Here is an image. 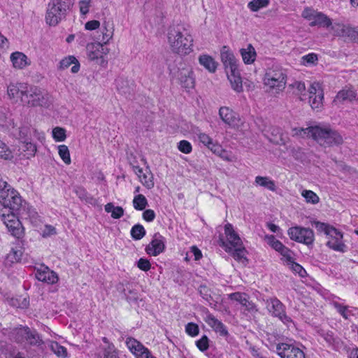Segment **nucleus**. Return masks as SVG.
Returning a JSON list of instances; mask_svg holds the SVG:
<instances>
[{"mask_svg": "<svg viewBox=\"0 0 358 358\" xmlns=\"http://www.w3.org/2000/svg\"><path fill=\"white\" fill-rule=\"evenodd\" d=\"M293 131L294 135L311 136L324 147L339 145L343 143V137L337 131L327 127L315 126L306 129L294 128Z\"/></svg>", "mask_w": 358, "mask_h": 358, "instance_id": "nucleus-2", "label": "nucleus"}, {"mask_svg": "<svg viewBox=\"0 0 358 358\" xmlns=\"http://www.w3.org/2000/svg\"><path fill=\"white\" fill-rule=\"evenodd\" d=\"M58 153L61 159L66 164H70L71 162L70 152L68 147L65 145L58 146Z\"/></svg>", "mask_w": 358, "mask_h": 358, "instance_id": "nucleus-45", "label": "nucleus"}, {"mask_svg": "<svg viewBox=\"0 0 358 358\" xmlns=\"http://www.w3.org/2000/svg\"><path fill=\"white\" fill-rule=\"evenodd\" d=\"M275 351L281 358H306L303 351L292 344L278 343Z\"/></svg>", "mask_w": 358, "mask_h": 358, "instance_id": "nucleus-13", "label": "nucleus"}, {"mask_svg": "<svg viewBox=\"0 0 358 358\" xmlns=\"http://www.w3.org/2000/svg\"><path fill=\"white\" fill-rule=\"evenodd\" d=\"M199 292L202 298L206 300L210 306H216L217 301L214 300L210 288L206 285H200L199 287Z\"/></svg>", "mask_w": 358, "mask_h": 358, "instance_id": "nucleus-34", "label": "nucleus"}, {"mask_svg": "<svg viewBox=\"0 0 358 358\" xmlns=\"http://www.w3.org/2000/svg\"><path fill=\"white\" fill-rule=\"evenodd\" d=\"M232 89L236 92L243 91L242 80L238 69L227 72Z\"/></svg>", "mask_w": 358, "mask_h": 358, "instance_id": "nucleus-28", "label": "nucleus"}, {"mask_svg": "<svg viewBox=\"0 0 358 358\" xmlns=\"http://www.w3.org/2000/svg\"><path fill=\"white\" fill-rule=\"evenodd\" d=\"M49 347L52 352L57 357L66 358L67 357V350L64 346L60 345L57 342L50 341Z\"/></svg>", "mask_w": 358, "mask_h": 358, "instance_id": "nucleus-40", "label": "nucleus"}, {"mask_svg": "<svg viewBox=\"0 0 358 358\" xmlns=\"http://www.w3.org/2000/svg\"><path fill=\"white\" fill-rule=\"evenodd\" d=\"M243 60L245 64H252L256 58V51L251 44H248L246 48L240 50Z\"/></svg>", "mask_w": 358, "mask_h": 358, "instance_id": "nucleus-32", "label": "nucleus"}, {"mask_svg": "<svg viewBox=\"0 0 358 358\" xmlns=\"http://www.w3.org/2000/svg\"><path fill=\"white\" fill-rule=\"evenodd\" d=\"M71 5V0H50L46 10V22L50 26L57 25L65 18Z\"/></svg>", "mask_w": 358, "mask_h": 358, "instance_id": "nucleus-5", "label": "nucleus"}, {"mask_svg": "<svg viewBox=\"0 0 358 358\" xmlns=\"http://www.w3.org/2000/svg\"><path fill=\"white\" fill-rule=\"evenodd\" d=\"M6 195L0 203L3 206L4 212H15L17 214H24L27 209V203L20 196V194L10 187V189L6 190Z\"/></svg>", "mask_w": 358, "mask_h": 358, "instance_id": "nucleus-6", "label": "nucleus"}, {"mask_svg": "<svg viewBox=\"0 0 358 358\" xmlns=\"http://www.w3.org/2000/svg\"><path fill=\"white\" fill-rule=\"evenodd\" d=\"M219 115L222 121L231 127L237 126L238 121L236 114L227 107H221L219 110Z\"/></svg>", "mask_w": 358, "mask_h": 358, "instance_id": "nucleus-26", "label": "nucleus"}, {"mask_svg": "<svg viewBox=\"0 0 358 358\" xmlns=\"http://www.w3.org/2000/svg\"><path fill=\"white\" fill-rule=\"evenodd\" d=\"M329 240L327 243V245L335 250L344 252L345 245L343 242V234L335 228V233L329 234Z\"/></svg>", "mask_w": 358, "mask_h": 358, "instance_id": "nucleus-22", "label": "nucleus"}, {"mask_svg": "<svg viewBox=\"0 0 358 358\" xmlns=\"http://www.w3.org/2000/svg\"><path fill=\"white\" fill-rule=\"evenodd\" d=\"M92 0H80L78 1L79 11L81 15L85 16L90 12Z\"/></svg>", "mask_w": 358, "mask_h": 358, "instance_id": "nucleus-52", "label": "nucleus"}, {"mask_svg": "<svg viewBox=\"0 0 358 358\" xmlns=\"http://www.w3.org/2000/svg\"><path fill=\"white\" fill-rule=\"evenodd\" d=\"M28 327H22L20 328L15 329L13 331L14 339L17 343H23L26 341L27 335L29 331Z\"/></svg>", "mask_w": 358, "mask_h": 358, "instance_id": "nucleus-38", "label": "nucleus"}, {"mask_svg": "<svg viewBox=\"0 0 358 358\" xmlns=\"http://www.w3.org/2000/svg\"><path fill=\"white\" fill-rule=\"evenodd\" d=\"M287 83V73L285 69L278 65H273L267 69L264 83L273 93H279L285 88Z\"/></svg>", "mask_w": 358, "mask_h": 358, "instance_id": "nucleus-3", "label": "nucleus"}, {"mask_svg": "<svg viewBox=\"0 0 358 358\" xmlns=\"http://www.w3.org/2000/svg\"><path fill=\"white\" fill-rule=\"evenodd\" d=\"M137 266L141 271H148L151 268V264L148 259L145 258H140L137 262Z\"/></svg>", "mask_w": 358, "mask_h": 358, "instance_id": "nucleus-62", "label": "nucleus"}, {"mask_svg": "<svg viewBox=\"0 0 358 358\" xmlns=\"http://www.w3.org/2000/svg\"><path fill=\"white\" fill-rule=\"evenodd\" d=\"M205 322L213 329L217 333L222 336H225L228 334V331L224 324L218 320L213 315L209 312L207 313L204 319Z\"/></svg>", "mask_w": 358, "mask_h": 358, "instance_id": "nucleus-24", "label": "nucleus"}, {"mask_svg": "<svg viewBox=\"0 0 358 358\" xmlns=\"http://www.w3.org/2000/svg\"><path fill=\"white\" fill-rule=\"evenodd\" d=\"M221 60L227 72L238 69L237 59L226 46H224L221 50Z\"/></svg>", "mask_w": 358, "mask_h": 358, "instance_id": "nucleus-20", "label": "nucleus"}, {"mask_svg": "<svg viewBox=\"0 0 358 358\" xmlns=\"http://www.w3.org/2000/svg\"><path fill=\"white\" fill-rule=\"evenodd\" d=\"M168 43L171 50L180 55H187L192 51L193 37L183 24L171 25L167 31Z\"/></svg>", "mask_w": 358, "mask_h": 358, "instance_id": "nucleus-1", "label": "nucleus"}, {"mask_svg": "<svg viewBox=\"0 0 358 358\" xmlns=\"http://www.w3.org/2000/svg\"><path fill=\"white\" fill-rule=\"evenodd\" d=\"M290 270H292L294 273L299 274L301 277H305L307 275L306 270L298 263L295 262L293 260L291 262H289L286 264Z\"/></svg>", "mask_w": 358, "mask_h": 358, "instance_id": "nucleus-48", "label": "nucleus"}, {"mask_svg": "<svg viewBox=\"0 0 358 358\" xmlns=\"http://www.w3.org/2000/svg\"><path fill=\"white\" fill-rule=\"evenodd\" d=\"M333 306L336 309L337 312L345 319H349L350 306L339 303L337 301L332 302Z\"/></svg>", "mask_w": 358, "mask_h": 358, "instance_id": "nucleus-47", "label": "nucleus"}, {"mask_svg": "<svg viewBox=\"0 0 358 358\" xmlns=\"http://www.w3.org/2000/svg\"><path fill=\"white\" fill-rule=\"evenodd\" d=\"M197 135L200 143L206 146L213 153L222 156L224 151L220 145L214 143L213 139L205 133L199 132Z\"/></svg>", "mask_w": 358, "mask_h": 358, "instance_id": "nucleus-23", "label": "nucleus"}, {"mask_svg": "<svg viewBox=\"0 0 358 358\" xmlns=\"http://www.w3.org/2000/svg\"><path fill=\"white\" fill-rule=\"evenodd\" d=\"M199 64L210 73H214L217 69V62L208 55H202L199 57Z\"/></svg>", "mask_w": 358, "mask_h": 358, "instance_id": "nucleus-31", "label": "nucleus"}, {"mask_svg": "<svg viewBox=\"0 0 358 358\" xmlns=\"http://www.w3.org/2000/svg\"><path fill=\"white\" fill-rule=\"evenodd\" d=\"M52 102V96L46 90L37 86L28 85L27 94L24 97V106L48 108Z\"/></svg>", "mask_w": 358, "mask_h": 358, "instance_id": "nucleus-4", "label": "nucleus"}, {"mask_svg": "<svg viewBox=\"0 0 358 358\" xmlns=\"http://www.w3.org/2000/svg\"><path fill=\"white\" fill-rule=\"evenodd\" d=\"M28 84L25 83H10L7 87V94L15 103L24 106V97L26 96Z\"/></svg>", "mask_w": 358, "mask_h": 358, "instance_id": "nucleus-12", "label": "nucleus"}, {"mask_svg": "<svg viewBox=\"0 0 358 358\" xmlns=\"http://www.w3.org/2000/svg\"><path fill=\"white\" fill-rule=\"evenodd\" d=\"M76 194L82 200L85 201L87 203L91 205H96V200L91 195H90L84 189L78 188L76 190Z\"/></svg>", "mask_w": 358, "mask_h": 358, "instance_id": "nucleus-46", "label": "nucleus"}, {"mask_svg": "<svg viewBox=\"0 0 358 358\" xmlns=\"http://www.w3.org/2000/svg\"><path fill=\"white\" fill-rule=\"evenodd\" d=\"M301 195L305 198L306 202L316 204L319 202V196L311 190H303Z\"/></svg>", "mask_w": 358, "mask_h": 358, "instance_id": "nucleus-50", "label": "nucleus"}, {"mask_svg": "<svg viewBox=\"0 0 358 358\" xmlns=\"http://www.w3.org/2000/svg\"><path fill=\"white\" fill-rule=\"evenodd\" d=\"M52 136L56 141H64L66 138V130L64 128L57 127L52 129Z\"/></svg>", "mask_w": 358, "mask_h": 358, "instance_id": "nucleus-53", "label": "nucleus"}, {"mask_svg": "<svg viewBox=\"0 0 358 358\" xmlns=\"http://www.w3.org/2000/svg\"><path fill=\"white\" fill-rule=\"evenodd\" d=\"M230 252L232 253V256L235 259L241 260L245 258V250L243 245L239 247L233 248Z\"/></svg>", "mask_w": 358, "mask_h": 358, "instance_id": "nucleus-57", "label": "nucleus"}, {"mask_svg": "<svg viewBox=\"0 0 358 358\" xmlns=\"http://www.w3.org/2000/svg\"><path fill=\"white\" fill-rule=\"evenodd\" d=\"M279 253L282 256L281 259L285 261L286 264L294 259V252L286 246H285Z\"/></svg>", "mask_w": 358, "mask_h": 358, "instance_id": "nucleus-56", "label": "nucleus"}, {"mask_svg": "<svg viewBox=\"0 0 358 358\" xmlns=\"http://www.w3.org/2000/svg\"><path fill=\"white\" fill-rule=\"evenodd\" d=\"M196 345L201 352H204L208 349L209 347V339L203 335L199 340L196 341Z\"/></svg>", "mask_w": 358, "mask_h": 358, "instance_id": "nucleus-58", "label": "nucleus"}, {"mask_svg": "<svg viewBox=\"0 0 358 358\" xmlns=\"http://www.w3.org/2000/svg\"><path fill=\"white\" fill-rule=\"evenodd\" d=\"M332 30L334 35L350 41L355 40L357 36V31L352 27L345 24L335 23L332 26Z\"/></svg>", "mask_w": 358, "mask_h": 358, "instance_id": "nucleus-16", "label": "nucleus"}, {"mask_svg": "<svg viewBox=\"0 0 358 358\" xmlns=\"http://www.w3.org/2000/svg\"><path fill=\"white\" fill-rule=\"evenodd\" d=\"M255 183L256 185L264 187L271 191H275L276 189L274 181L269 179L268 177L257 176L255 178Z\"/></svg>", "mask_w": 358, "mask_h": 358, "instance_id": "nucleus-35", "label": "nucleus"}, {"mask_svg": "<svg viewBox=\"0 0 358 358\" xmlns=\"http://www.w3.org/2000/svg\"><path fill=\"white\" fill-rule=\"evenodd\" d=\"M178 148L180 152H182L185 154H189L192 150V147L191 143L189 141H185V140L180 141L178 143Z\"/></svg>", "mask_w": 358, "mask_h": 358, "instance_id": "nucleus-59", "label": "nucleus"}, {"mask_svg": "<svg viewBox=\"0 0 358 358\" xmlns=\"http://www.w3.org/2000/svg\"><path fill=\"white\" fill-rule=\"evenodd\" d=\"M320 92H323L321 85L319 83H313L311 84L308 92L310 94V99H313V96L320 94Z\"/></svg>", "mask_w": 358, "mask_h": 358, "instance_id": "nucleus-61", "label": "nucleus"}, {"mask_svg": "<svg viewBox=\"0 0 358 358\" xmlns=\"http://www.w3.org/2000/svg\"><path fill=\"white\" fill-rule=\"evenodd\" d=\"M302 17L310 21V26L329 27L331 25V20L324 14L307 8L302 12Z\"/></svg>", "mask_w": 358, "mask_h": 358, "instance_id": "nucleus-11", "label": "nucleus"}, {"mask_svg": "<svg viewBox=\"0 0 358 358\" xmlns=\"http://www.w3.org/2000/svg\"><path fill=\"white\" fill-rule=\"evenodd\" d=\"M324 98L323 92H320V94L313 96V99H310V106L313 109H318L322 106V100Z\"/></svg>", "mask_w": 358, "mask_h": 358, "instance_id": "nucleus-54", "label": "nucleus"}, {"mask_svg": "<svg viewBox=\"0 0 358 358\" xmlns=\"http://www.w3.org/2000/svg\"><path fill=\"white\" fill-rule=\"evenodd\" d=\"M145 235V230L141 224H136L131 229V236L135 240H141Z\"/></svg>", "mask_w": 358, "mask_h": 358, "instance_id": "nucleus-44", "label": "nucleus"}, {"mask_svg": "<svg viewBox=\"0 0 358 358\" xmlns=\"http://www.w3.org/2000/svg\"><path fill=\"white\" fill-rule=\"evenodd\" d=\"M26 341L29 345L37 347H40L43 344V341L38 333L35 330L31 329H29Z\"/></svg>", "mask_w": 358, "mask_h": 358, "instance_id": "nucleus-37", "label": "nucleus"}, {"mask_svg": "<svg viewBox=\"0 0 358 358\" xmlns=\"http://www.w3.org/2000/svg\"><path fill=\"white\" fill-rule=\"evenodd\" d=\"M10 60L15 69H22L29 65L27 57L21 52H15L10 55Z\"/></svg>", "mask_w": 358, "mask_h": 358, "instance_id": "nucleus-27", "label": "nucleus"}, {"mask_svg": "<svg viewBox=\"0 0 358 358\" xmlns=\"http://www.w3.org/2000/svg\"><path fill=\"white\" fill-rule=\"evenodd\" d=\"M315 227L317 229V231L324 232L327 236L335 233V228L325 223L316 222Z\"/></svg>", "mask_w": 358, "mask_h": 358, "instance_id": "nucleus-51", "label": "nucleus"}, {"mask_svg": "<svg viewBox=\"0 0 358 358\" xmlns=\"http://www.w3.org/2000/svg\"><path fill=\"white\" fill-rule=\"evenodd\" d=\"M185 331L188 335L195 336L199 334V327L193 322H189L185 327Z\"/></svg>", "mask_w": 358, "mask_h": 358, "instance_id": "nucleus-60", "label": "nucleus"}, {"mask_svg": "<svg viewBox=\"0 0 358 358\" xmlns=\"http://www.w3.org/2000/svg\"><path fill=\"white\" fill-rule=\"evenodd\" d=\"M266 307L269 313L274 317H278L283 323L288 324L292 319L285 313L284 304L277 298L266 300Z\"/></svg>", "mask_w": 358, "mask_h": 358, "instance_id": "nucleus-10", "label": "nucleus"}, {"mask_svg": "<svg viewBox=\"0 0 358 358\" xmlns=\"http://www.w3.org/2000/svg\"><path fill=\"white\" fill-rule=\"evenodd\" d=\"M357 99V93L352 87H345L336 96L335 103H351Z\"/></svg>", "mask_w": 358, "mask_h": 358, "instance_id": "nucleus-19", "label": "nucleus"}, {"mask_svg": "<svg viewBox=\"0 0 358 358\" xmlns=\"http://www.w3.org/2000/svg\"><path fill=\"white\" fill-rule=\"evenodd\" d=\"M104 209L106 212L111 214L113 219H119L124 215V209L121 206H115L113 203H108Z\"/></svg>", "mask_w": 358, "mask_h": 358, "instance_id": "nucleus-36", "label": "nucleus"}, {"mask_svg": "<svg viewBox=\"0 0 358 358\" xmlns=\"http://www.w3.org/2000/svg\"><path fill=\"white\" fill-rule=\"evenodd\" d=\"M178 79L181 86L185 89H192L194 87V78L191 69H182L178 74Z\"/></svg>", "mask_w": 358, "mask_h": 358, "instance_id": "nucleus-25", "label": "nucleus"}, {"mask_svg": "<svg viewBox=\"0 0 358 358\" xmlns=\"http://www.w3.org/2000/svg\"><path fill=\"white\" fill-rule=\"evenodd\" d=\"M229 299L238 302L248 312L252 313L255 310V304L249 301V297L245 293H231L229 294Z\"/></svg>", "mask_w": 358, "mask_h": 358, "instance_id": "nucleus-21", "label": "nucleus"}, {"mask_svg": "<svg viewBox=\"0 0 358 358\" xmlns=\"http://www.w3.org/2000/svg\"><path fill=\"white\" fill-rule=\"evenodd\" d=\"M165 248V238L159 233L153 236L151 242L146 246L145 252L148 255L157 256L162 253Z\"/></svg>", "mask_w": 358, "mask_h": 358, "instance_id": "nucleus-14", "label": "nucleus"}, {"mask_svg": "<svg viewBox=\"0 0 358 358\" xmlns=\"http://www.w3.org/2000/svg\"><path fill=\"white\" fill-rule=\"evenodd\" d=\"M287 234L291 240L308 247L313 245L315 241L314 231L310 228L300 226L292 227L288 229Z\"/></svg>", "mask_w": 358, "mask_h": 358, "instance_id": "nucleus-8", "label": "nucleus"}, {"mask_svg": "<svg viewBox=\"0 0 358 358\" xmlns=\"http://www.w3.org/2000/svg\"><path fill=\"white\" fill-rule=\"evenodd\" d=\"M103 45L101 41L87 44L86 50L88 59L92 61L102 59L108 52V48H104Z\"/></svg>", "mask_w": 358, "mask_h": 358, "instance_id": "nucleus-15", "label": "nucleus"}, {"mask_svg": "<svg viewBox=\"0 0 358 358\" xmlns=\"http://www.w3.org/2000/svg\"><path fill=\"white\" fill-rule=\"evenodd\" d=\"M102 36L100 39L103 44H107L114 34V24L111 20H104L102 23Z\"/></svg>", "mask_w": 358, "mask_h": 358, "instance_id": "nucleus-29", "label": "nucleus"}, {"mask_svg": "<svg viewBox=\"0 0 358 358\" xmlns=\"http://www.w3.org/2000/svg\"><path fill=\"white\" fill-rule=\"evenodd\" d=\"M148 205V201L143 194H138L134 196L133 200V206L136 210H143Z\"/></svg>", "mask_w": 358, "mask_h": 358, "instance_id": "nucleus-41", "label": "nucleus"}, {"mask_svg": "<svg viewBox=\"0 0 358 358\" xmlns=\"http://www.w3.org/2000/svg\"><path fill=\"white\" fill-rule=\"evenodd\" d=\"M117 289L124 294L126 300L129 303L136 301L138 298V292L136 290L129 287L126 289L123 283H119L117 285Z\"/></svg>", "mask_w": 358, "mask_h": 358, "instance_id": "nucleus-33", "label": "nucleus"}, {"mask_svg": "<svg viewBox=\"0 0 358 358\" xmlns=\"http://www.w3.org/2000/svg\"><path fill=\"white\" fill-rule=\"evenodd\" d=\"M126 344L131 352L136 357V358L145 357L150 351L141 343L134 338H127Z\"/></svg>", "mask_w": 358, "mask_h": 358, "instance_id": "nucleus-17", "label": "nucleus"}, {"mask_svg": "<svg viewBox=\"0 0 358 358\" xmlns=\"http://www.w3.org/2000/svg\"><path fill=\"white\" fill-rule=\"evenodd\" d=\"M224 234L227 238L225 241L222 238L219 240V244L224 248L227 252H230L233 248L241 246L242 241L238 234L234 231L233 226L227 223L224 226Z\"/></svg>", "mask_w": 358, "mask_h": 358, "instance_id": "nucleus-9", "label": "nucleus"}, {"mask_svg": "<svg viewBox=\"0 0 358 358\" xmlns=\"http://www.w3.org/2000/svg\"><path fill=\"white\" fill-rule=\"evenodd\" d=\"M73 64L71 67V72L73 73H76L80 70V63L78 60L72 55L68 56L62 59L59 65V69L61 70L66 69L70 66V65Z\"/></svg>", "mask_w": 358, "mask_h": 358, "instance_id": "nucleus-30", "label": "nucleus"}, {"mask_svg": "<svg viewBox=\"0 0 358 358\" xmlns=\"http://www.w3.org/2000/svg\"><path fill=\"white\" fill-rule=\"evenodd\" d=\"M23 251L21 245H18L11 248L8 254L7 259L11 262H17L21 259Z\"/></svg>", "mask_w": 358, "mask_h": 358, "instance_id": "nucleus-39", "label": "nucleus"}, {"mask_svg": "<svg viewBox=\"0 0 358 358\" xmlns=\"http://www.w3.org/2000/svg\"><path fill=\"white\" fill-rule=\"evenodd\" d=\"M35 275L39 281L45 282L48 284H55L59 280L58 275L55 271L43 265H41L40 268L36 270Z\"/></svg>", "mask_w": 358, "mask_h": 358, "instance_id": "nucleus-18", "label": "nucleus"}, {"mask_svg": "<svg viewBox=\"0 0 358 358\" xmlns=\"http://www.w3.org/2000/svg\"><path fill=\"white\" fill-rule=\"evenodd\" d=\"M268 3V0H252L248 3V8L252 11H257L260 8L266 7Z\"/></svg>", "mask_w": 358, "mask_h": 358, "instance_id": "nucleus-49", "label": "nucleus"}, {"mask_svg": "<svg viewBox=\"0 0 358 358\" xmlns=\"http://www.w3.org/2000/svg\"><path fill=\"white\" fill-rule=\"evenodd\" d=\"M0 158L3 159H10L13 158L12 152L8 147L0 140Z\"/></svg>", "mask_w": 358, "mask_h": 358, "instance_id": "nucleus-55", "label": "nucleus"}, {"mask_svg": "<svg viewBox=\"0 0 358 358\" xmlns=\"http://www.w3.org/2000/svg\"><path fill=\"white\" fill-rule=\"evenodd\" d=\"M100 27V22L99 20H93L88 21L85 24V28L87 30L92 31L96 30Z\"/></svg>", "mask_w": 358, "mask_h": 358, "instance_id": "nucleus-64", "label": "nucleus"}, {"mask_svg": "<svg viewBox=\"0 0 358 358\" xmlns=\"http://www.w3.org/2000/svg\"><path fill=\"white\" fill-rule=\"evenodd\" d=\"M140 180L142 184L148 189H152L155 185L153 181V175L148 169L145 170L144 173H143Z\"/></svg>", "mask_w": 358, "mask_h": 358, "instance_id": "nucleus-42", "label": "nucleus"}, {"mask_svg": "<svg viewBox=\"0 0 358 358\" xmlns=\"http://www.w3.org/2000/svg\"><path fill=\"white\" fill-rule=\"evenodd\" d=\"M17 215L15 212L6 213L3 210H0V218L6 225L8 231L13 237L20 239L24 235V230Z\"/></svg>", "mask_w": 358, "mask_h": 358, "instance_id": "nucleus-7", "label": "nucleus"}, {"mask_svg": "<svg viewBox=\"0 0 358 358\" xmlns=\"http://www.w3.org/2000/svg\"><path fill=\"white\" fill-rule=\"evenodd\" d=\"M20 149L22 150V151L27 152L24 156H26L27 158L34 156L36 152V145L28 141H22Z\"/></svg>", "mask_w": 358, "mask_h": 358, "instance_id": "nucleus-43", "label": "nucleus"}, {"mask_svg": "<svg viewBox=\"0 0 358 358\" xmlns=\"http://www.w3.org/2000/svg\"><path fill=\"white\" fill-rule=\"evenodd\" d=\"M31 135V130L29 127H22L19 128V138L22 141H27Z\"/></svg>", "mask_w": 358, "mask_h": 358, "instance_id": "nucleus-63", "label": "nucleus"}]
</instances>
